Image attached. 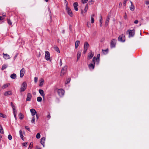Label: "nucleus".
I'll return each instance as SVG.
<instances>
[{"label": "nucleus", "instance_id": "obj_1", "mask_svg": "<svg viewBox=\"0 0 149 149\" xmlns=\"http://www.w3.org/2000/svg\"><path fill=\"white\" fill-rule=\"evenodd\" d=\"M27 87V84L26 82H24L22 84L21 87L20 88V92H22L25 91Z\"/></svg>", "mask_w": 149, "mask_h": 149}, {"label": "nucleus", "instance_id": "obj_2", "mask_svg": "<svg viewBox=\"0 0 149 149\" xmlns=\"http://www.w3.org/2000/svg\"><path fill=\"white\" fill-rule=\"evenodd\" d=\"M57 93L60 96L62 97L64 94L65 91L63 89L60 88L58 89Z\"/></svg>", "mask_w": 149, "mask_h": 149}, {"label": "nucleus", "instance_id": "obj_3", "mask_svg": "<svg viewBox=\"0 0 149 149\" xmlns=\"http://www.w3.org/2000/svg\"><path fill=\"white\" fill-rule=\"evenodd\" d=\"M118 40L121 42H124L125 40V36L123 35H120L118 38Z\"/></svg>", "mask_w": 149, "mask_h": 149}, {"label": "nucleus", "instance_id": "obj_4", "mask_svg": "<svg viewBox=\"0 0 149 149\" xmlns=\"http://www.w3.org/2000/svg\"><path fill=\"white\" fill-rule=\"evenodd\" d=\"M67 68V66H64L62 69L61 73V76H63L64 74L66 72V69Z\"/></svg>", "mask_w": 149, "mask_h": 149}, {"label": "nucleus", "instance_id": "obj_5", "mask_svg": "<svg viewBox=\"0 0 149 149\" xmlns=\"http://www.w3.org/2000/svg\"><path fill=\"white\" fill-rule=\"evenodd\" d=\"M66 8L68 14L71 17L72 16H73V14L72 11L68 7L67 5H66Z\"/></svg>", "mask_w": 149, "mask_h": 149}, {"label": "nucleus", "instance_id": "obj_6", "mask_svg": "<svg viewBox=\"0 0 149 149\" xmlns=\"http://www.w3.org/2000/svg\"><path fill=\"white\" fill-rule=\"evenodd\" d=\"M129 34V37H132L134 36V30H128L127 31Z\"/></svg>", "mask_w": 149, "mask_h": 149}, {"label": "nucleus", "instance_id": "obj_7", "mask_svg": "<svg viewBox=\"0 0 149 149\" xmlns=\"http://www.w3.org/2000/svg\"><path fill=\"white\" fill-rule=\"evenodd\" d=\"M116 42V40L115 39H113L111 41L110 43L111 47H115Z\"/></svg>", "mask_w": 149, "mask_h": 149}, {"label": "nucleus", "instance_id": "obj_8", "mask_svg": "<svg viewBox=\"0 0 149 149\" xmlns=\"http://www.w3.org/2000/svg\"><path fill=\"white\" fill-rule=\"evenodd\" d=\"M45 57L47 60H49L50 58V54L48 51H45Z\"/></svg>", "mask_w": 149, "mask_h": 149}, {"label": "nucleus", "instance_id": "obj_9", "mask_svg": "<svg viewBox=\"0 0 149 149\" xmlns=\"http://www.w3.org/2000/svg\"><path fill=\"white\" fill-rule=\"evenodd\" d=\"M25 73V70L24 68H22L21 69L20 71V77L22 78L24 76Z\"/></svg>", "mask_w": 149, "mask_h": 149}, {"label": "nucleus", "instance_id": "obj_10", "mask_svg": "<svg viewBox=\"0 0 149 149\" xmlns=\"http://www.w3.org/2000/svg\"><path fill=\"white\" fill-rule=\"evenodd\" d=\"M32 97L31 94L30 93H28L27 95V97L26 99V101H30L31 100Z\"/></svg>", "mask_w": 149, "mask_h": 149}, {"label": "nucleus", "instance_id": "obj_11", "mask_svg": "<svg viewBox=\"0 0 149 149\" xmlns=\"http://www.w3.org/2000/svg\"><path fill=\"white\" fill-rule=\"evenodd\" d=\"M3 58L7 60L10 58L9 55L7 54L3 53Z\"/></svg>", "mask_w": 149, "mask_h": 149}, {"label": "nucleus", "instance_id": "obj_12", "mask_svg": "<svg viewBox=\"0 0 149 149\" xmlns=\"http://www.w3.org/2000/svg\"><path fill=\"white\" fill-rule=\"evenodd\" d=\"M78 6V4L77 2H75L73 4V6L74 8V9L76 11H78V8H77Z\"/></svg>", "mask_w": 149, "mask_h": 149}, {"label": "nucleus", "instance_id": "obj_13", "mask_svg": "<svg viewBox=\"0 0 149 149\" xmlns=\"http://www.w3.org/2000/svg\"><path fill=\"white\" fill-rule=\"evenodd\" d=\"M88 67L90 70H93L95 67V64L91 63L88 65Z\"/></svg>", "mask_w": 149, "mask_h": 149}, {"label": "nucleus", "instance_id": "obj_14", "mask_svg": "<svg viewBox=\"0 0 149 149\" xmlns=\"http://www.w3.org/2000/svg\"><path fill=\"white\" fill-rule=\"evenodd\" d=\"M45 138L43 137L41 138L40 141V143L43 145V146H44L45 142Z\"/></svg>", "mask_w": 149, "mask_h": 149}, {"label": "nucleus", "instance_id": "obj_15", "mask_svg": "<svg viewBox=\"0 0 149 149\" xmlns=\"http://www.w3.org/2000/svg\"><path fill=\"white\" fill-rule=\"evenodd\" d=\"M44 80L43 79L41 78L39 80V86H42L43 84L44 83Z\"/></svg>", "mask_w": 149, "mask_h": 149}, {"label": "nucleus", "instance_id": "obj_16", "mask_svg": "<svg viewBox=\"0 0 149 149\" xmlns=\"http://www.w3.org/2000/svg\"><path fill=\"white\" fill-rule=\"evenodd\" d=\"M30 112L32 116L34 115L36 113V111L34 109H30Z\"/></svg>", "mask_w": 149, "mask_h": 149}, {"label": "nucleus", "instance_id": "obj_17", "mask_svg": "<svg viewBox=\"0 0 149 149\" xmlns=\"http://www.w3.org/2000/svg\"><path fill=\"white\" fill-rule=\"evenodd\" d=\"M89 46V45L88 42H85L84 44V49L87 50Z\"/></svg>", "mask_w": 149, "mask_h": 149}, {"label": "nucleus", "instance_id": "obj_18", "mask_svg": "<svg viewBox=\"0 0 149 149\" xmlns=\"http://www.w3.org/2000/svg\"><path fill=\"white\" fill-rule=\"evenodd\" d=\"M110 16H108L107 17V18L106 19L105 23V26H107L109 21L110 18Z\"/></svg>", "mask_w": 149, "mask_h": 149}, {"label": "nucleus", "instance_id": "obj_19", "mask_svg": "<svg viewBox=\"0 0 149 149\" xmlns=\"http://www.w3.org/2000/svg\"><path fill=\"white\" fill-rule=\"evenodd\" d=\"M100 54H99L97 55L96 59V63L97 64H98L99 62L100 61Z\"/></svg>", "mask_w": 149, "mask_h": 149}, {"label": "nucleus", "instance_id": "obj_20", "mask_svg": "<svg viewBox=\"0 0 149 149\" xmlns=\"http://www.w3.org/2000/svg\"><path fill=\"white\" fill-rule=\"evenodd\" d=\"M94 56L93 53L91 52L88 55V59H91Z\"/></svg>", "mask_w": 149, "mask_h": 149}, {"label": "nucleus", "instance_id": "obj_21", "mask_svg": "<svg viewBox=\"0 0 149 149\" xmlns=\"http://www.w3.org/2000/svg\"><path fill=\"white\" fill-rule=\"evenodd\" d=\"M130 3H131V6L130 7V9L132 11H133L134 10V6L132 2V1H130Z\"/></svg>", "mask_w": 149, "mask_h": 149}, {"label": "nucleus", "instance_id": "obj_22", "mask_svg": "<svg viewBox=\"0 0 149 149\" xmlns=\"http://www.w3.org/2000/svg\"><path fill=\"white\" fill-rule=\"evenodd\" d=\"M81 50L79 51L78 52L77 54V61H78L79 58H80L81 55Z\"/></svg>", "mask_w": 149, "mask_h": 149}, {"label": "nucleus", "instance_id": "obj_23", "mask_svg": "<svg viewBox=\"0 0 149 149\" xmlns=\"http://www.w3.org/2000/svg\"><path fill=\"white\" fill-rule=\"evenodd\" d=\"M39 92L40 95L42 96L43 97L45 96V95L44 93V91L42 90L39 89Z\"/></svg>", "mask_w": 149, "mask_h": 149}, {"label": "nucleus", "instance_id": "obj_24", "mask_svg": "<svg viewBox=\"0 0 149 149\" xmlns=\"http://www.w3.org/2000/svg\"><path fill=\"white\" fill-rule=\"evenodd\" d=\"M80 43V42L79 40H77L75 42V48L77 49Z\"/></svg>", "mask_w": 149, "mask_h": 149}, {"label": "nucleus", "instance_id": "obj_25", "mask_svg": "<svg viewBox=\"0 0 149 149\" xmlns=\"http://www.w3.org/2000/svg\"><path fill=\"white\" fill-rule=\"evenodd\" d=\"M17 76L15 74L13 73L10 75V78L13 79H15L16 78Z\"/></svg>", "mask_w": 149, "mask_h": 149}, {"label": "nucleus", "instance_id": "obj_26", "mask_svg": "<svg viewBox=\"0 0 149 149\" xmlns=\"http://www.w3.org/2000/svg\"><path fill=\"white\" fill-rule=\"evenodd\" d=\"M11 94V92L10 91H8L4 93V95L5 96L10 95Z\"/></svg>", "mask_w": 149, "mask_h": 149}, {"label": "nucleus", "instance_id": "obj_27", "mask_svg": "<svg viewBox=\"0 0 149 149\" xmlns=\"http://www.w3.org/2000/svg\"><path fill=\"white\" fill-rule=\"evenodd\" d=\"M100 26H102V16L100 15Z\"/></svg>", "mask_w": 149, "mask_h": 149}, {"label": "nucleus", "instance_id": "obj_28", "mask_svg": "<svg viewBox=\"0 0 149 149\" xmlns=\"http://www.w3.org/2000/svg\"><path fill=\"white\" fill-rule=\"evenodd\" d=\"M10 85L9 84H6L3 85L2 87V89H4L8 87Z\"/></svg>", "mask_w": 149, "mask_h": 149}, {"label": "nucleus", "instance_id": "obj_29", "mask_svg": "<svg viewBox=\"0 0 149 149\" xmlns=\"http://www.w3.org/2000/svg\"><path fill=\"white\" fill-rule=\"evenodd\" d=\"M13 111L14 115V117L15 118L16 120H17V118L16 116V114H17V111L15 109H14V110H13Z\"/></svg>", "mask_w": 149, "mask_h": 149}, {"label": "nucleus", "instance_id": "obj_30", "mask_svg": "<svg viewBox=\"0 0 149 149\" xmlns=\"http://www.w3.org/2000/svg\"><path fill=\"white\" fill-rule=\"evenodd\" d=\"M19 134H20V137L23 140V141L24 140V139L23 138L24 136L22 134V131L21 130H20L19 131Z\"/></svg>", "mask_w": 149, "mask_h": 149}, {"label": "nucleus", "instance_id": "obj_31", "mask_svg": "<svg viewBox=\"0 0 149 149\" xmlns=\"http://www.w3.org/2000/svg\"><path fill=\"white\" fill-rule=\"evenodd\" d=\"M88 9V4H86L85 7L84 8V13H86V12Z\"/></svg>", "mask_w": 149, "mask_h": 149}, {"label": "nucleus", "instance_id": "obj_32", "mask_svg": "<svg viewBox=\"0 0 149 149\" xmlns=\"http://www.w3.org/2000/svg\"><path fill=\"white\" fill-rule=\"evenodd\" d=\"M8 67V65L6 64H3L1 70H3L6 69Z\"/></svg>", "mask_w": 149, "mask_h": 149}, {"label": "nucleus", "instance_id": "obj_33", "mask_svg": "<svg viewBox=\"0 0 149 149\" xmlns=\"http://www.w3.org/2000/svg\"><path fill=\"white\" fill-rule=\"evenodd\" d=\"M19 118L20 120H22L24 118V115L22 113H20L19 115Z\"/></svg>", "mask_w": 149, "mask_h": 149}, {"label": "nucleus", "instance_id": "obj_34", "mask_svg": "<svg viewBox=\"0 0 149 149\" xmlns=\"http://www.w3.org/2000/svg\"><path fill=\"white\" fill-rule=\"evenodd\" d=\"M0 116L4 118H6V115L1 113H0Z\"/></svg>", "mask_w": 149, "mask_h": 149}, {"label": "nucleus", "instance_id": "obj_35", "mask_svg": "<svg viewBox=\"0 0 149 149\" xmlns=\"http://www.w3.org/2000/svg\"><path fill=\"white\" fill-rule=\"evenodd\" d=\"M42 100V98L40 97H38L37 98V101L39 102H40Z\"/></svg>", "mask_w": 149, "mask_h": 149}, {"label": "nucleus", "instance_id": "obj_36", "mask_svg": "<svg viewBox=\"0 0 149 149\" xmlns=\"http://www.w3.org/2000/svg\"><path fill=\"white\" fill-rule=\"evenodd\" d=\"M95 61H96V58L95 57H94L93 58L92 61V62L91 63H93L95 64Z\"/></svg>", "mask_w": 149, "mask_h": 149}, {"label": "nucleus", "instance_id": "obj_37", "mask_svg": "<svg viewBox=\"0 0 149 149\" xmlns=\"http://www.w3.org/2000/svg\"><path fill=\"white\" fill-rule=\"evenodd\" d=\"M0 132L1 134L4 133V131L3 130L2 127L1 126H0Z\"/></svg>", "mask_w": 149, "mask_h": 149}, {"label": "nucleus", "instance_id": "obj_38", "mask_svg": "<svg viewBox=\"0 0 149 149\" xmlns=\"http://www.w3.org/2000/svg\"><path fill=\"white\" fill-rule=\"evenodd\" d=\"M70 81V78H68L67 80L65 82V84H68Z\"/></svg>", "mask_w": 149, "mask_h": 149}, {"label": "nucleus", "instance_id": "obj_39", "mask_svg": "<svg viewBox=\"0 0 149 149\" xmlns=\"http://www.w3.org/2000/svg\"><path fill=\"white\" fill-rule=\"evenodd\" d=\"M36 137L37 139H39L40 138V135L39 133H38L36 135Z\"/></svg>", "mask_w": 149, "mask_h": 149}, {"label": "nucleus", "instance_id": "obj_40", "mask_svg": "<svg viewBox=\"0 0 149 149\" xmlns=\"http://www.w3.org/2000/svg\"><path fill=\"white\" fill-rule=\"evenodd\" d=\"M54 48H55L56 51L60 53V52L59 49V48H58V47H54Z\"/></svg>", "mask_w": 149, "mask_h": 149}, {"label": "nucleus", "instance_id": "obj_41", "mask_svg": "<svg viewBox=\"0 0 149 149\" xmlns=\"http://www.w3.org/2000/svg\"><path fill=\"white\" fill-rule=\"evenodd\" d=\"M87 26L88 27H90L91 26V24L90 22H88L87 23Z\"/></svg>", "mask_w": 149, "mask_h": 149}, {"label": "nucleus", "instance_id": "obj_42", "mask_svg": "<svg viewBox=\"0 0 149 149\" xmlns=\"http://www.w3.org/2000/svg\"><path fill=\"white\" fill-rule=\"evenodd\" d=\"M88 0H81L82 3H86Z\"/></svg>", "mask_w": 149, "mask_h": 149}, {"label": "nucleus", "instance_id": "obj_43", "mask_svg": "<svg viewBox=\"0 0 149 149\" xmlns=\"http://www.w3.org/2000/svg\"><path fill=\"white\" fill-rule=\"evenodd\" d=\"M8 138L9 140H11L12 139V137L11 135L9 134L8 136Z\"/></svg>", "mask_w": 149, "mask_h": 149}, {"label": "nucleus", "instance_id": "obj_44", "mask_svg": "<svg viewBox=\"0 0 149 149\" xmlns=\"http://www.w3.org/2000/svg\"><path fill=\"white\" fill-rule=\"evenodd\" d=\"M38 78L37 77H35L34 78V82L35 83H36L38 81Z\"/></svg>", "mask_w": 149, "mask_h": 149}, {"label": "nucleus", "instance_id": "obj_45", "mask_svg": "<svg viewBox=\"0 0 149 149\" xmlns=\"http://www.w3.org/2000/svg\"><path fill=\"white\" fill-rule=\"evenodd\" d=\"M8 23L9 25H11L12 24L10 20L9 19L8 20Z\"/></svg>", "mask_w": 149, "mask_h": 149}, {"label": "nucleus", "instance_id": "obj_46", "mask_svg": "<svg viewBox=\"0 0 149 149\" xmlns=\"http://www.w3.org/2000/svg\"><path fill=\"white\" fill-rule=\"evenodd\" d=\"M35 119L34 117H33L32 118V120H31V122L32 123H33L35 122Z\"/></svg>", "mask_w": 149, "mask_h": 149}, {"label": "nucleus", "instance_id": "obj_47", "mask_svg": "<svg viewBox=\"0 0 149 149\" xmlns=\"http://www.w3.org/2000/svg\"><path fill=\"white\" fill-rule=\"evenodd\" d=\"M91 22L92 23H93L94 22V19L93 17H91Z\"/></svg>", "mask_w": 149, "mask_h": 149}, {"label": "nucleus", "instance_id": "obj_48", "mask_svg": "<svg viewBox=\"0 0 149 149\" xmlns=\"http://www.w3.org/2000/svg\"><path fill=\"white\" fill-rule=\"evenodd\" d=\"M25 128L27 130H28V131H30V129L29 127H28V126H25Z\"/></svg>", "mask_w": 149, "mask_h": 149}, {"label": "nucleus", "instance_id": "obj_49", "mask_svg": "<svg viewBox=\"0 0 149 149\" xmlns=\"http://www.w3.org/2000/svg\"><path fill=\"white\" fill-rule=\"evenodd\" d=\"M27 143L26 142H25L22 143V146H25L26 145Z\"/></svg>", "mask_w": 149, "mask_h": 149}, {"label": "nucleus", "instance_id": "obj_50", "mask_svg": "<svg viewBox=\"0 0 149 149\" xmlns=\"http://www.w3.org/2000/svg\"><path fill=\"white\" fill-rule=\"evenodd\" d=\"M127 18V15L126 13H125L124 19H126Z\"/></svg>", "mask_w": 149, "mask_h": 149}, {"label": "nucleus", "instance_id": "obj_51", "mask_svg": "<svg viewBox=\"0 0 149 149\" xmlns=\"http://www.w3.org/2000/svg\"><path fill=\"white\" fill-rule=\"evenodd\" d=\"M59 64L61 66L62 65V60L61 59H60V62Z\"/></svg>", "mask_w": 149, "mask_h": 149}, {"label": "nucleus", "instance_id": "obj_52", "mask_svg": "<svg viewBox=\"0 0 149 149\" xmlns=\"http://www.w3.org/2000/svg\"><path fill=\"white\" fill-rule=\"evenodd\" d=\"M126 1L125 0L124 1L123 5L124 6H125L126 5Z\"/></svg>", "mask_w": 149, "mask_h": 149}, {"label": "nucleus", "instance_id": "obj_53", "mask_svg": "<svg viewBox=\"0 0 149 149\" xmlns=\"http://www.w3.org/2000/svg\"><path fill=\"white\" fill-rule=\"evenodd\" d=\"M11 106L13 110H14V109H15V107L14 105H12Z\"/></svg>", "mask_w": 149, "mask_h": 149}, {"label": "nucleus", "instance_id": "obj_54", "mask_svg": "<svg viewBox=\"0 0 149 149\" xmlns=\"http://www.w3.org/2000/svg\"><path fill=\"white\" fill-rule=\"evenodd\" d=\"M122 5V3L121 2H120L119 3V7H120Z\"/></svg>", "mask_w": 149, "mask_h": 149}, {"label": "nucleus", "instance_id": "obj_55", "mask_svg": "<svg viewBox=\"0 0 149 149\" xmlns=\"http://www.w3.org/2000/svg\"><path fill=\"white\" fill-rule=\"evenodd\" d=\"M138 22V21L137 20H135L134 22L135 24H137Z\"/></svg>", "mask_w": 149, "mask_h": 149}, {"label": "nucleus", "instance_id": "obj_56", "mask_svg": "<svg viewBox=\"0 0 149 149\" xmlns=\"http://www.w3.org/2000/svg\"><path fill=\"white\" fill-rule=\"evenodd\" d=\"M47 118H48L49 119L50 118V115L49 114L47 116Z\"/></svg>", "mask_w": 149, "mask_h": 149}, {"label": "nucleus", "instance_id": "obj_57", "mask_svg": "<svg viewBox=\"0 0 149 149\" xmlns=\"http://www.w3.org/2000/svg\"><path fill=\"white\" fill-rule=\"evenodd\" d=\"M146 4L148 5L149 4V1H146Z\"/></svg>", "mask_w": 149, "mask_h": 149}, {"label": "nucleus", "instance_id": "obj_58", "mask_svg": "<svg viewBox=\"0 0 149 149\" xmlns=\"http://www.w3.org/2000/svg\"><path fill=\"white\" fill-rule=\"evenodd\" d=\"M87 50L84 49V54L86 53V52L87 51Z\"/></svg>", "mask_w": 149, "mask_h": 149}, {"label": "nucleus", "instance_id": "obj_59", "mask_svg": "<svg viewBox=\"0 0 149 149\" xmlns=\"http://www.w3.org/2000/svg\"><path fill=\"white\" fill-rule=\"evenodd\" d=\"M36 149H41L40 148L39 146H36Z\"/></svg>", "mask_w": 149, "mask_h": 149}, {"label": "nucleus", "instance_id": "obj_60", "mask_svg": "<svg viewBox=\"0 0 149 149\" xmlns=\"http://www.w3.org/2000/svg\"><path fill=\"white\" fill-rule=\"evenodd\" d=\"M108 51V49H106L105 50H103V49L102 50V51L103 52H107Z\"/></svg>", "mask_w": 149, "mask_h": 149}, {"label": "nucleus", "instance_id": "obj_61", "mask_svg": "<svg viewBox=\"0 0 149 149\" xmlns=\"http://www.w3.org/2000/svg\"><path fill=\"white\" fill-rule=\"evenodd\" d=\"M31 143L30 145L29 146H30V148H29V149H30L33 146L32 145H31Z\"/></svg>", "mask_w": 149, "mask_h": 149}, {"label": "nucleus", "instance_id": "obj_62", "mask_svg": "<svg viewBox=\"0 0 149 149\" xmlns=\"http://www.w3.org/2000/svg\"><path fill=\"white\" fill-rule=\"evenodd\" d=\"M65 3H66V4L68 3L67 1L66 0H65Z\"/></svg>", "mask_w": 149, "mask_h": 149}, {"label": "nucleus", "instance_id": "obj_63", "mask_svg": "<svg viewBox=\"0 0 149 149\" xmlns=\"http://www.w3.org/2000/svg\"><path fill=\"white\" fill-rule=\"evenodd\" d=\"M94 15L93 14L91 16V17H93L94 16Z\"/></svg>", "mask_w": 149, "mask_h": 149}, {"label": "nucleus", "instance_id": "obj_64", "mask_svg": "<svg viewBox=\"0 0 149 149\" xmlns=\"http://www.w3.org/2000/svg\"><path fill=\"white\" fill-rule=\"evenodd\" d=\"M10 104H11V106H12V105H14L13 104V103L12 102H11V103H10Z\"/></svg>", "mask_w": 149, "mask_h": 149}]
</instances>
